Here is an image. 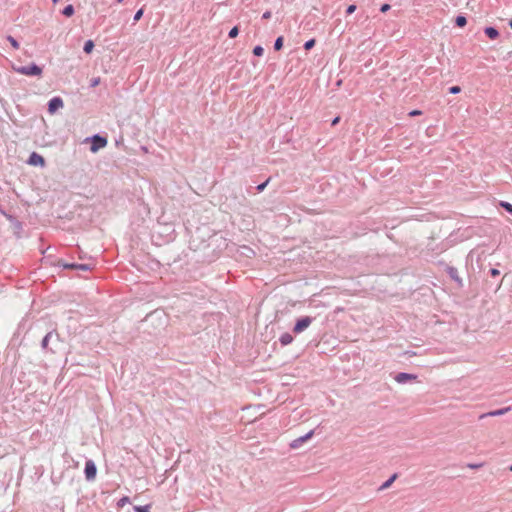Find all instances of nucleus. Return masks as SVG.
I'll use <instances>...</instances> for the list:
<instances>
[{
    "mask_svg": "<svg viewBox=\"0 0 512 512\" xmlns=\"http://www.w3.org/2000/svg\"><path fill=\"white\" fill-rule=\"evenodd\" d=\"M13 70L21 75L25 76H40L42 74V68L36 64L29 66L13 67Z\"/></svg>",
    "mask_w": 512,
    "mask_h": 512,
    "instance_id": "nucleus-1",
    "label": "nucleus"
},
{
    "mask_svg": "<svg viewBox=\"0 0 512 512\" xmlns=\"http://www.w3.org/2000/svg\"><path fill=\"white\" fill-rule=\"evenodd\" d=\"M107 145V139L101 137L99 135H95L92 137V144L90 150L92 152H97L99 149L104 148Z\"/></svg>",
    "mask_w": 512,
    "mask_h": 512,
    "instance_id": "nucleus-2",
    "label": "nucleus"
},
{
    "mask_svg": "<svg viewBox=\"0 0 512 512\" xmlns=\"http://www.w3.org/2000/svg\"><path fill=\"white\" fill-rule=\"evenodd\" d=\"M311 322H312V319L308 316L299 319L293 328L294 333L298 334V333L303 332L305 329H307L310 326Z\"/></svg>",
    "mask_w": 512,
    "mask_h": 512,
    "instance_id": "nucleus-3",
    "label": "nucleus"
},
{
    "mask_svg": "<svg viewBox=\"0 0 512 512\" xmlns=\"http://www.w3.org/2000/svg\"><path fill=\"white\" fill-rule=\"evenodd\" d=\"M97 469L92 460H88L85 464V476L87 480H93L96 477Z\"/></svg>",
    "mask_w": 512,
    "mask_h": 512,
    "instance_id": "nucleus-4",
    "label": "nucleus"
},
{
    "mask_svg": "<svg viewBox=\"0 0 512 512\" xmlns=\"http://www.w3.org/2000/svg\"><path fill=\"white\" fill-rule=\"evenodd\" d=\"M313 434H314V431H313V430H311V431H309L307 434H305L304 436H301V437H299V438H297V439H294V440L290 443V447H291L292 449H297V448H299V447H300L304 442H306V441H308L309 439H311V438H312V436H313Z\"/></svg>",
    "mask_w": 512,
    "mask_h": 512,
    "instance_id": "nucleus-5",
    "label": "nucleus"
},
{
    "mask_svg": "<svg viewBox=\"0 0 512 512\" xmlns=\"http://www.w3.org/2000/svg\"><path fill=\"white\" fill-rule=\"evenodd\" d=\"M63 107V101L60 97H54L49 101L48 110L51 114Z\"/></svg>",
    "mask_w": 512,
    "mask_h": 512,
    "instance_id": "nucleus-6",
    "label": "nucleus"
},
{
    "mask_svg": "<svg viewBox=\"0 0 512 512\" xmlns=\"http://www.w3.org/2000/svg\"><path fill=\"white\" fill-rule=\"evenodd\" d=\"M28 163L33 166L43 167L45 165V160L40 154L33 152L29 157Z\"/></svg>",
    "mask_w": 512,
    "mask_h": 512,
    "instance_id": "nucleus-7",
    "label": "nucleus"
},
{
    "mask_svg": "<svg viewBox=\"0 0 512 512\" xmlns=\"http://www.w3.org/2000/svg\"><path fill=\"white\" fill-rule=\"evenodd\" d=\"M417 376L408 373H399L395 376V380L398 383H405L407 381L416 380Z\"/></svg>",
    "mask_w": 512,
    "mask_h": 512,
    "instance_id": "nucleus-8",
    "label": "nucleus"
},
{
    "mask_svg": "<svg viewBox=\"0 0 512 512\" xmlns=\"http://www.w3.org/2000/svg\"><path fill=\"white\" fill-rule=\"evenodd\" d=\"M509 410H510V407H505V408H502V409H498V410L490 411L488 413H484V414L480 415L479 418L483 419V418L488 417V416L494 417V416L504 415Z\"/></svg>",
    "mask_w": 512,
    "mask_h": 512,
    "instance_id": "nucleus-9",
    "label": "nucleus"
},
{
    "mask_svg": "<svg viewBox=\"0 0 512 512\" xmlns=\"http://www.w3.org/2000/svg\"><path fill=\"white\" fill-rule=\"evenodd\" d=\"M485 34L492 40L497 39L499 36L498 31L493 27H487L485 29Z\"/></svg>",
    "mask_w": 512,
    "mask_h": 512,
    "instance_id": "nucleus-10",
    "label": "nucleus"
},
{
    "mask_svg": "<svg viewBox=\"0 0 512 512\" xmlns=\"http://www.w3.org/2000/svg\"><path fill=\"white\" fill-rule=\"evenodd\" d=\"M293 341V337L289 333H284L280 337V342L282 345H288Z\"/></svg>",
    "mask_w": 512,
    "mask_h": 512,
    "instance_id": "nucleus-11",
    "label": "nucleus"
},
{
    "mask_svg": "<svg viewBox=\"0 0 512 512\" xmlns=\"http://www.w3.org/2000/svg\"><path fill=\"white\" fill-rule=\"evenodd\" d=\"M93 48H94V42L92 40H88V41H86L83 49L87 54H89L93 51Z\"/></svg>",
    "mask_w": 512,
    "mask_h": 512,
    "instance_id": "nucleus-12",
    "label": "nucleus"
},
{
    "mask_svg": "<svg viewBox=\"0 0 512 512\" xmlns=\"http://www.w3.org/2000/svg\"><path fill=\"white\" fill-rule=\"evenodd\" d=\"M455 23L458 27H464L467 24V20L464 16H457Z\"/></svg>",
    "mask_w": 512,
    "mask_h": 512,
    "instance_id": "nucleus-13",
    "label": "nucleus"
},
{
    "mask_svg": "<svg viewBox=\"0 0 512 512\" xmlns=\"http://www.w3.org/2000/svg\"><path fill=\"white\" fill-rule=\"evenodd\" d=\"M7 40L9 41V43L11 44V46L14 48V49H19L20 47V44L19 42L12 36H7Z\"/></svg>",
    "mask_w": 512,
    "mask_h": 512,
    "instance_id": "nucleus-14",
    "label": "nucleus"
},
{
    "mask_svg": "<svg viewBox=\"0 0 512 512\" xmlns=\"http://www.w3.org/2000/svg\"><path fill=\"white\" fill-rule=\"evenodd\" d=\"M283 41H284L283 37H282V36H279V37L276 39V41H275L274 49H275V50H277V51L281 50V49H282V47H283Z\"/></svg>",
    "mask_w": 512,
    "mask_h": 512,
    "instance_id": "nucleus-15",
    "label": "nucleus"
},
{
    "mask_svg": "<svg viewBox=\"0 0 512 512\" xmlns=\"http://www.w3.org/2000/svg\"><path fill=\"white\" fill-rule=\"evenodd\" d=\"M63 14L67 17H71L74 14V8L72 5H68L64 8Z\"/></svg>",
    "mask_w": 512,
    "mask_h": 512,
    "instance_id": "nucleus-16",
    "label": "nucleus"
},
{
    "mask_svg": "<svg viewBox=\"0 0 512 512\" xmlns=\"http://www.w3.org/2000/svg\"><path fill=\"white\" fill-rule=\"evenodd\" d=\"M315 43H316V40H315V39H310V40H308L307 42H305V44H304V48H305V50H310V49H312V48L315 46Z\"/></svg>",
    "mask_w": 512,
    "mask_h": 512,
    "instance_id": "nucleus-17",
    "label": "nucleus"
},
{
    "mask_svg": "<svg viewBox=\"0 0 512 512\" xmlns=\"http://www.w3.org/2000/svg\"><path fill=\"white\" fill-rule=\"evenodd\" d=\"M134 510L136 512H150V506L149 505H145V506H135L134 507Z\"/></svg>",
    "mask_w": 512,
    "mask_h": 512,
    "instance_id": "nucleus-18",
    "label": "nucleus"
},
{
    "mask_svg": "<svg viewBox=\"0 0 512 512\" xmlns=\"http://www.w3.org/2000/svg\"><path fill=\"white\" fill-rule=\"evenodd\" d=\"M500 205L510 214H512V204L508 203V202H500Z\"/></svg>",
    "mask_w": 512,
    "mask_h": 512,
    "instance_id": "nucleus-19",
    "label": "nucleus"
},
{
    "mask_svg": "<svg viewBox=\"0 0 512 512\" xmlns=\"http://www.w3.org/2000/svg\"><path fill=\"white\" fill-rule=\"evenodd\" d=\"M253 53L255 56H262L264 53V49L261 46H256L253 49Z\"/></svg>",
    "mask_w": 512,
    "mask_h": 512,
    "instance_id": "nucleus-20",
    "label": "nucleus"
},
{
    "mask_svg": "<svg viewBox=\"0 0 512 512\" xmlns=\"http://www.w3.org/2000/svg\"><path fill=\"white\" fill-rule=\"evenodd\" d=\"M239 33V29L237 26L233 27L230 32H229V37L230 38H235Z\"/></svg>",
    "mask_w": 512,
    "mask_h": 512,
    "instance_id": "nucleus-21",
    "label": "nucleus"
},
{
    "mask_svg": "<svg viewBox=\"0 0 512 512\" xmlns=\"http://www.w3.org/2000/svg\"><path fill=\"white\" fill-rule=\"evenodd\" d=\"M460 91H461V88L459 86H452L449 88V92L451 94H458V93H460Z\"/></svg>",
    "mask_w": 512,
    "mask_h": 512,
    "instance_id": "nucleus-22",
    "label": "nucleus"
},
{
    "mask_svg": "<svg viewBox=\"0 0 512 512\" xmlns=\"http://www.w3.org/2000/svg\"><path fill=\"white\" fill-rule=\"evenodd\" d=\"M129 502V498L127 496L121 498L119 501H118V506L119 507H123L126 503Z\"/></svg>",
    "mask_w": 512,
    "mask_h": 512,
    "instance_id": "nucleus-23",
    "label": "nucleus"
},
{
    "mask_svg": "<svg viewBox=\"0 0 512 512\" xmlns=\"http://www.w3.org/2000/svg\"><path fill=\"white\" fill-rule=\"evenodd\" d=\"M143 15V9H139L134 15V20L139 21Z\"/></svg>",
    "mask_w": 512,
    "mask_h": 512,
    "instance_id": "nucleus-24",
    "label": "nucleus"
},
{
    "mask_svg": "<svg viewBox=\"0 0 512 512\" xmlns=\"http://www.w3.org/2000/svg\"><path fill=\"white\" fill-rule=\"evenodd\" d=\"M270 181V178H268L264 183L260 184L257 186V190L258 191H263L265 189V187L267 186L268 182Z\"/></svg>",
    "mask_w": 512,
    "mask_h": 512,
    "instance_id": "nucleus-25",
    "label": "nucleus"
},
{
    "mask_svg": "<svg viewBox=\"0 0 512 512\" xmlns=\"http://www.w3.org/2000/svg\"><path fill=\"white\" fill-rule=\"evenodd\" d=\"M396 475H393L387 482L384 483L383 488H387L395 480Z\"/></svg>",
    "mask_w": 512,
    "mask_h": 512,
    "instance_id": "nucleus-26",
    "label": "nucleus"
},
{
    "mask_svg": "<svg viewBox=\"0 0 512 512\" xmlns=\"http://www.w3.org/2000/svg\"><path fill=\"white\" fill-rule=\"evenodd\" d=\"M355 10H356V6L350 5V6H348L346 12H347V14H352Z\"/></svg>",
    "mask_w": 512,
    "mask_h": 512,
    "instance_id": "nucleus-27",
    "label": "nucleus"
},
{
    "mask_svg": "<svg viewBox=\"0 0 512 512\" xmlns=\"http://www.w3.org/2000/svg\"><path fill=\"white\" fill-rule=\"evenodd\" d=\"M63 267L67 269H76L78 267V264H65L63 265Z\"/></svg>",
    "mask_w": 512,
    "mask_h": 512,
    "instance_id": "nucleus-28",
    "label": "nucleus"
},
{
    "mask_svg": "<svg viewBox=\"0 0 512 512\" xmlns=\"http://www.w3.org/2000/svg\"><path fill=\"white\" fill-rule=\"evenodd\" d=\"M389 9H390V5H389V4H383V5L381 6V9H380V10H381V12H386V11H388Z\"/></svg>",
    "mask_w": 512,
    "mask_h": 512,
    "instance_id": "nucleus-29",
    "label": "nucleus"
},
{
    "mask_svg": "<svg viewBox=\"0 0 512 512\" xmlns=\"http://www.w3.org/2000/svg\"><path fill=\"white\" fill-rule=\"evenodd\" d=\"M271 11H266L263 13L262 18L263 19H269L271 17Z\"/></svg>",
    "mask_w": 512,
    "mask_h": 512,
    "instance_id": "nucleus-30",
    "label": "nucleus"
},
{
    "mask_svg": "<svg viewBox=\"0 0 512 512\" xmlns=\"http://www.w3.org/2000/svg\"><path fill=\"white\" fill-rule=\"evenodd\" d=\"M421 111L420 110H413L409 113L410 116H417V115H421Z\"/></svg>",
    "mask_w": 512,
    "mask_h": 512,
    "instance_id": "nucleus-31",
    "label": "nucleus"
},
{
    "mask_svg": "<svg viewBox=\"0 0 512 512\" xmlns=\"http://www.w3.org/2000/svg\"><path fill=\"white\" fill-rule=\"evenodd\" d=\"M76 269H80V270H87L88 269V266L85 265V264H78V267Z\"/></svg>",
    "mask_w": 512,
    "mask_h": 512,
    "instance_id": "nucleus-32",
    "label": "nucleus"
},
{
    "mask_svg": "<svg viewBox=\"0 0 512 512\" xmlns=\"http://www.w3.org/2000/svg\"><path fill=\"white\" fill-rule=\"evenodd\" d=\"M482 464H469L468 467L472 469L480 468Z\"/></svg>",
    "mask_w": 512,
    "mask_h": 512,
    "instance_id": "nucleus-33",
    "label": "nucleus"
},
{
    "mask_svg": "<svg viewBox=\"0 0 512 512\" xmlns=\"http://www.w3.org/2000/svg\"><path fill=\"white\" fill-rule=\"evenodd\" d=\"M491 274H492L493 276H496V275H498V274H499V271H498V270H496V269H492V270H491Z\"/></svg>",
    "mask_w": 512,
    "mask_h": 512,
    "instance_id": "nucleus-34",
    "label": "nucleus"
},
{
    "mask_svg": "<svg viewBox=\"0 0 512 512\" xmlns=\"http://www.w3.org/2000/svg\"><path fill=\"white\" fill-rule=\"evenodd\" d=\"M338 122H339V117H336V118L332 121V125H336Z\"/></svg>",
    "mask_w": 512,
    "mask_h": 512,
    "instance_id": "nucleus-35",
    "label": "nucleus"
},
{
    "mask_svg": "<svg viewBox=\"0 0 512 512\" xmlns=\"http://www.w3.org/2000/svg\"><path fill=\"white\" fill-rule=\"evenodd\" d=\"M99 81H100V80H99V78H98V79H96V80H94L92 85H93V86L98 85V84H99Z\"/></svg>",
    "mask_w": 512,
    "mask_h": 512,
    "instance_id": "nucleus-36",
    "label": "nucleus"
},
{
    "mask_svg": "<svg viewBox=\"0 0 512 512\" xmlns=\"http://www.w3.org/2000/svg\"><path fill=\"white\" fill-rule=\"evenodd\" d=\"M509 26H510V27H511V29H512V20L509 22Z\"/></svg>",
    "mask_w": 512,
    "mask_h": 512,
    "instance_id": "nucleus-37",
    "label": "nucleus"
},
{
    "mask_svg": "<svg viewBox=\"0 0 512 512\" xmlns=\"http://www.w3.org/2000/svg\"><path fill=\"white\" fill-rule=\"evenodd\" d=\"M117 2H118V3H122V2H123V0H117Z\"/></svg>",
    "mask_w": 512,
    "mask_h": 512,
    "instance_id": "nucleus-38",
    "label": "nucleus"
},
{
    "mask_svg": "<svg viewBox=\"0 0 512 512\" xmlns=\"http://www.w3.org/2000/svg\"><path fill=\"white\" fill-rule=\"evenodd\" d=\"M54 3H57L59 0H52Z\"/></svg>",
    "mask_w": 512,
    "mask_h": 512,
    "instance_id": "nucleus-39",
    "label": "nucleus"
},
{
    "mask_svg": "<svg viewBox=\"0 0 512 512\" xmlns=\"http://www.w3.org/2000/svg\"><path fill=\"white\" fill-rule=\"evenodd\" d=\"M509 469H510V471H512V465L510 466V468H509Z\"/></svg>",
    "mask_w": 512,
    "mask_h": 512,
    "instance_id": "nucleus-40",
    "label": "nucleus"
}]
</instances>
